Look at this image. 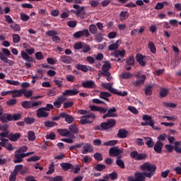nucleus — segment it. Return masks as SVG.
<instances>
[{"mask_svg":"<svg viewBox=\"0 0 181 181\" xmlns=\"http://www.w3.org/2000/svg\"><path fill=\"white\" fill-rule=\"evenodd\" d=\"M76 69H77V70H81V71H83V73H87V71H94V69L91 66L83 65L81 64H76Z\"/></svg>","mask_w":181,"mask_h":181,"instance_id":"f8f14e48","label":"nucleus"},{"mask_svg":"<svg viewBox=\"0 0 181 181\" xmlns=\"http://www.w3.org/2000/svg\"><path fill=\"white\" fill-rule=\"evenodd\" d=\"M59 62L64 63L65 64H70L73 62V59L71 57L66 55H62L59 57Z\"/></svg>","mask_w":181,"mask_h":181,"instance_id":"412c9836","label":"nucleus"},{"mask_svg":"<svg viewBox=\"0 0 181 181\" xmlns=\"http://www.w3.org/2000/svg\"><path fill=\"white\" fill-rule=\"evenodd\" d=\"M128 18H129V13L128 11H122L119 13V19L122 22L128 19Z\"/></svg>","mask_w":181,"mask_h":181,"instance_id":"473e14b6","label":"nucleus"},{"mask_svg":"<svg viewBox=\"0 0 181 181\" xmlns=\"http://www.w3.org/2000/svg\"><path fill=\"white\" fill-rule=\"evenodd\" d=\"M128 131L125 129H119L118 130V132L117 134V138H119L120 139H124V138H127L128 136Z\"/></svg>","mask_w":181,"mask_h":181,"instance_id":"6ab92c4d","label":"nucleus"},{"mask_svg":"<svg viewBox=\"0 0 181 181\" xmlns=\"http://www.w3.org/2000/svg\"><path fill=\"white\" fill-rule=\"evenodd\" d=\"M60 166L65 172H67L69 169H74V165L70 163H62Z\"/></svg>","mask_w":181,"mask_h":181,"instance_id":"a878e982","label":"nucleus"},{"mask_svg":"<svg viewBox=\"0 0 181 181\" xmlns=\"http://www.w3.org/2000/svg\"><path fill=\"white\" fill-rule=\"evenodd\" d=\"M23 91H24L23 89L11 90L13 98H18L19 97H22L24 93Z\"/></svg>","mask_w":181,"mask_h":181,"instance_id":"b1692460","label":"nucleus"},{"mask_svg":"<svg viewBox=\"0 0 181 181\" xmlns=\"http://www.w3.org/2000/svg\"><path fill=\"white\" fill-rule=\"evenodd\" d=\"M60 117H62V118H64L65 122H67L68 124H71V123L74 122V117L71 115H69V114H67L66 112H61Z\"/></svg>","mask_w":181,"mask_h":181,"instance_id":"2eb2a0df","label":"nucleus"},{"mask_svg":"<svg viewBox=\"0 0 181 181\" xmlns=\"http://www.w3.org/2000/svg\"><path fill=\"white\" fill-rule=\"evenodd\" d=\"M35 59L37 60H43V59H45V56L41 52H37L35 53Z\"/></svg>","mask_w":181,"mask_h":181,"instance_id":"69168bd1","label":"nucleus"},{"mask_svg":"<svg viewBox=\"0 0 181 181\" xmlns=\"http://www.w3.org/2000/svg\"><path fill=\"white\" fill-rule=\"evenodd\" d=\"M16 176H18V174L16 173H14V171L11 172L9 176V180L16 181Z\"/></svg>","mask_w":181,"mask_h":181,"instance_id":"0e129e2a","label":"nucleus"},{"mask_svg":"<svg viewBox=\"0 0 181 181\" xmlns=\"http://www.w3.org/2000/svg\"><path fill=\"white\" fill-rule=\"evenodd\" d=\"M137 79L135 82H133L134 87H139V86H143L145 84V80H146V76L145 75H136Z\"/></svg>","mask_w":181,"mask_h":181,"instance_id":"1a4fd4ad","label":"nucleus"},{"mask_svg":"<svg viewBox=\"0 0 181 181\" xmlns=\"http://www.w3.org/2000/svg\"><path fill=\"white\" fill-rule=\"evenodd\" d=\"M10 28L13 32H21V25L15 22L10 25Z\"/></svg>","mask_w":181,"mask_h":181,"instance_id":"e433bc0d","label":"nucleus"},{"mask_svg":"<svg viewBox=\"0 0 181 181\" xmlns=\"http://www.w3.org/2000/svg\"><path fill=\"white\" fill-rule=\"evenodd\" d=\"M13 43H19L21 42V36L18 34H13Z\"/></svg>","mask_w":181,"mask_h":181,"instance_id":"13d9d810","label":"nucleus"},{"mask_svg":"<svg viewBox=\"0 0 181 181\" xmlns=\"http://www.w3.org/2000/svg\"><path fill=\"white\" fill-rule=\"evenodd\" d=\"M110 69H111V64L106 62L102 66V72L100 73L101 76H111V72L110 71Z\"/></svg>","mask_w":181,"mask_h":181,"instance_id":"9d476101","label":"nucleus"},{"mask_svg":"<svg viewBox=\"0 0 181 181\" xmlns=\"http://www.w3.org/2000/svg\"><path fill=\"white\" fill-rule=\"evenodd\" d=\"M117 125L115 119H108L106 122H102L100 125H95L93 128L95 131H110Z\"/></svg>","mask_w":181,"mask_h":181,"instance_id":"7ed1b4c3","label":"nucleus"},{"mask_svg":"<svg viewBox=\"0 0 181 181\" xmlns=\"http://www.w3.org/2000/svg\"><path fill=\"white\" fill-rule=\"evenodd\" d=\"M144 94L146 95H152V86H146L144 88Z\"/></svg>","mask_w":181,"mask_h":181,"instance_id":"a18cd8bd","label":"nucleus"},{"mask_svg":"<svg viewBox=\"0 0 181 181\" xmlns=\"http://www.w3.org/2000/svg\"><path fill=\"white\" fill-rule=\"evenodd\" d=\"M54 172V163H51L49 167L48 171L46 173L47 175H52Z\"/></svg>","mask_w":181,"mask_h":181,"instance_id":"6e6d98bb","label":"nucleus"},{"mask_svg":"<svg viewBox=\"0 0 181 181\" xmlns=\"http://www.w3.org/2000/svg\"><path fill=\"white\" fill-rule=\"evenodd\" d=\"M69 132L72 134H78V128L74 124L69 125Z\"/></svg>","mask_w":181,"mask_h":181,"instance_id":"f704fd0d","label":"nucleus"},{"mask_svg":"<svg viewBox=\"0 0 181 181\" xmlns=\"http://www.w3.org/2000/svg\"><path fill=\"white\" fill-rule=\"evenodd\" d=\"M116 165L119 166V168H121V169H124L125 168V163L122 160H121L120 157H117V160H116Z\"/></svg>","mask_w":181,"mask_h":181,"instance_id":"58836bf2","label":"nucleus"},{"mask_svg":"<svg viewBox=\"0 0 181 181\" xmlns=\"http://www.w3.org/2000/svg\"><path fill=\"white\" fill-rule=\"evenodd\" d=\"M99 97H100V98H102L103 100H105V101L110 102V99H108V97H111V93H110L108 92L101 91Z\"/></svg>","mask_w":181,"mask_h":181,"instance_id":"7c9ffc66","label":"nucleus"},{"mask_svg":"<svg viewBox=\"0 0 181 181\" xmlns=\"http://www.w3.org/2000/svg\"><path fill=\"white\" fill-rule=\"evenodd\" d=\"M82 87H83V88H95L97 85H95L94 81H86L82 83Z\"/></svg>","mask_w":181,"mask_h":181,"instance_id":"a211bd4d","label":"nucleus"},{"mask_svg":"<svg viewBox=\"0 0 181 181\" xmlns=\"http://www.w3.org/2000/svg\"><path fill=\"white\" fill-rule=\"evenodd\" d=\"M49 181H63V177L60 175H57L54 177L50 178Z\"/></svg>","mask_w":181,"mask_h":181,"instance_id":"774afa93","label":"nucleus"},{"mask_svg":"<svg viewBox=\"0 0 181 181\" xmlns=\"http://www.w3.org/2000/svg\"><path fill=\"white\" fill-rule=\"evenodd\" d=\"M73 8L76 9V11H74V13H76V16H79L81 12L84 11V6H80L78 4H74Z\"/></svg>","mask_w":181,"mask_h":181,"instance_id":"c756f323","label":"nucleus"},{"mask_svg":"<svg viewBox=\"0 0 181 181\" xmlns=\"http://www.w3.org/2000/svg\"><path fill=\"white\" fill-rule=\"evenodd\" d=\"M21 138V133H10L8 139L12 142H16Z\"/></svg>","mask_w":181,"mask_h":181,"instance_id":"393cba45","label":"nucleus"},{"mask_svg":"<svg viewBox=\"0 0 181 181\" xmlns=\"http://www.w3.org/2000/svg\"><path fill=\"white\" fill-rule=\"evenodd\" d=\"M121 153H122V150L118 148L117 146H114L112 148H110L109 150V155L112 158L118 156V155H121Z\"/></svg>","mask_w":181,"mask_h":181,"instance_id":"9b49d317","label":"nucleus"},{"mask_svg":"<svg viewBox=\"0 0 181 181\" xmlns=\"http://www.w3.org/2000/svg\"><path fill=\"white\" fill-rule=\"evenodd\" d=\"M66 101V98L64 96L61 95L58 97V98L54 102V107L55 108H61L62 104Z\"/></svg>","mask_w":181,"mask_h":181,"instance_id":"dca6fc26","label":"nucleus"},{"mask_svg":"<svg viewBox=\"0 0 181 181\" xmlns=\"http://www.w3.org/2000/svg\"><path fill=\"white\" fill-rule=\"evenodd\" d=\"M28 141H31L32 142L36 139V136L35 135V132L29 131L28 132Z\"/></svg>","mask_w":181,"mask_h":181,"instance_id":"ea45409f","label":"nucleus"},{"mask_svg":"<svg viewBox=\"0 0 181 181\" xmlns=\"http://www.w3.org/2000/svg\"><path fill=\"white\" fill-rule=\"evenodd\" d=\"M148 49H150V51L153 53V54H155V53H156V47L155 46V44L153 43V42H148Z\"/></svg>","mask_w":181,"mask_h":181,"instance_id":"4c0bfd02","label":"nucleus"},{"mask_svg":"<svg viewBox=\"0 0 181 181\" xmlns=\"http://www.w3.org/2000/svg\"><path fill=\"white\" fill-rule=\"evenodd\" d=\"M143 121H146L145 122H141V127H151L153 129L158 130L159 129L158 127L155 126V122L152 119V117L148 115H144L142 117Z\"/></svg>","mask_w":181,"mask_h":181,"instance_id":"39448f33","label":"nucleus"},{"mask_svg":"<svg viewBox=\"0 0 181 181\" xmlns=\"http://www.w3.org/2000/svg\"><path fill=\"white\" fill-rule=\"evenodd\" d=\"M40 158L37 156H34L32 157H30L27 159V162H37V160H40Z\"/></svg>","mask_w":181,"mask_h":181,"instance_id":"680f3d73","label":"nucleus"},{"mask_svg":"<svg viewBox=\"0 0 181 181\" xmlns=\"http://www.w3.org/2000/svg\"><path fill=\"white\" fill-rule=\"evenodd\" d=\"M45 127H47V128H53L54 126H57V123L54 122H50V121H46L44 122Z\"/></svg>","mask_w":181,"mask_h":181,"instance_id":"c03bdc74","label":"nucleus"},{"mask_svg":"<svg viewBox=\"0 0 181 181\" xmlns=\"http://www.w3.org/2000/svg\"><path fill=\"white\" fill-rule=\"evenodd\" d=\"M163 105L166 107L167 108H175V107H177V105L173 103H163Z\"/></svg>","mask_w":181,"mask_h":181,"instance_id":"603ef678","label":"nucleus"},{"mask_svg":"<svg viewBox=\"0 0 181 181\" xmlns=\"http://www.w3.org/2000/svg\"><path fill=\"white\" fill-rule=\"evenodd\" d=\"M81 33H82V36H85L86 37H90L91 34H90V31L88 29H83L81 30Z\"/></svg>","mask_w":181,"mask_h":181,"instance_id":"e2e57ef3","label":"nucleus"},{"mask_svg":"<svg viewBox=\"0 0 181 181\" xmlns=\"http://www.w3.org/2000/svg\"><path fill=\"white\" fill-rule=\"evenodd\" d=\"M101 86L106 90H108L110 93H115V88H112V83H102Z\"/></svg>","mask_w":181,"mask_h":181,"instance_id":"cd10ccee","label":"nucleus"},{"mask_svg":"<svg viewBox=\"0 0 181 181\" xmlns=\"http://www.w3.org/2000/svg\"><path fill=\"white\" fill-rule=\"evenodd\" d=\"M169 94V90L166 88H162L160 91V95L161 98H165Z\"/></svg>","mask_w":181,"mask_h":181,"instance_id":"5fc2aeb1","label":"nucleus"},{"mask_svg":"<svg viewBox=\"0 0 181 181\" xmlns=\"http://www.w3.org/2000/svg\"><path fill=\"white\" fill-rule=\"evenodd\" d=\"M94 169L95 170H97L98 172H103V170H104V169H105V165H104L103 164H98L96 165V166L94 167Z\"/></svg>","mask_w":181,"mask_h":181,"instance_id":"8fccbe9b","label":"nucleus"},{"mask_svg":"<svg viewBox=\"0 0 181 181\" xmlns=\"http://www.w3.org/2000/svg\"><path fill=\"white\" fill-rule=\"evenodd\" d=\"M115 112H117V108L115 107L109 108V110H107V112L103 116V119H105L106 118H115L118 117V115Z\"/></svg>","mask_w":181,"mask_h":181,"instance_id":"6e6552de","label":"nucleus"},{"mask_svg":"<svg viewBox=\"0 0 181 181\" xmlns=\"http://www.w3.org/2000/svg\"><path fill=\"white\" fill-rule=\"evenodd\" d=\"M21 117H22V115L19 113L13 115L9 113L2 114V112H0V121L2 124H8V122H11V121H19ZM8 128H9V124H0V131L6 132Z\"/></svg>","mask_w":181,"mask_h":181,"instance_id":"f03ea898","label":"nucleus"},{"mask_svg":"<svg viewBox=\"0 0 181 181\" xmlns=\"http://www.w3.org/2000/svg\"><path fill=\"white\" fill-rule=\"evenodd\" d=\"M97 26L94 24H91L89 25V32L90 33H92V35H95L97 33Z\"/></svg>","mask_w":181,"mask_h":181,"instance_id":"de8ad7c7","label":"nucleus"},{"mask_svg":"<svg viewBox=\"0 0 181 181\" xmlns=\"http://www.w3.org/2000/svg\"><path fill=\"white\" fill-rule=\"evenodd\" d=\"M37 118H47V117H49V113L39 108L37 110Z\"/></svg>","mask_w":181,"mask_h":181,"instance_id":"bb28decb","label":"nucleus"},{"mask_svg":"<svg viewBox=\"0 0 181 181\" xmlns=\"http://www.w3.org/2000/svg\"><path fill=\"white\" fill-rule=\"evenodd\" d=\"M57 132L62 136H69V134H70V131H69L67 129H58Z\"/></svg>","mask_w":181,"mask_h":181,"instance_id":"72a5a7b5","label":"nucleus"},{"mask_svg":"<svg viewBox=\"0 0 181 181\" xmlns=\"http://www.w3.org/2000/svg\"><path fill=\"white\" fill-rule=\"evenodd\" d=\"M144 139L146 141V145L147 146L148 148H153L155 145V141H153V139L151 137H144Z\"/></svg>","mask_w":181,"mask_h":181,"instance_id":"c85d7f7f","label":"nucleus"},{"mask_svg":"<svg viewBox=\"0 0 181 181\" xmlns=\"http://www.w3.org/2000/svg\"><path fill=\"white\" fill-rule=\"evenodd\" d=\"M121 42L119 40H118L115 43L111 44L108 46V50L112 51L118 50V48L119 47V45H118Z\"/></svg>","mask_w":181,"mask_h":181,"instance_id":"2f4dec72","label":"nucleus"},{"mask_svg":"<svg viewBox=\"0 0 181 181\" xmlns=\"http://www.w3.org/2000/svg\"><path fill=\"white\" fill-rule=\"evenodd\" d=\"M111 54L116 58L121 57V59H124V57L125 56V49H122V51L119 49H117L115 51L114 53H112Z\"/></svg>","mask_w":181,"mask_h":181,"instance_id":"5701e85b","label":"nucleus"},{"mask_svg":"<svg viewBox=\"0 0 181 181\" xmlns=\"http://www.w3.org/2000/svg\"><path fill=\"white\" fill-rule=\"evenodd\" d=\"M118 144V141L117 140H110L103 144L104 146H114V145H117Z\"/></svg>","mask_w":181,"mask_h":181,"instance_id":"37998d69","label":"nucleus"},{"mask_svg":"<svg viewBox=\"0 0 181 181\" xmlns=\"http://www.w3.org/2000/svg\"><path fill=\"white\" fill-rule=\"evenodd\" d=\"M144 59H145V56L142 55V54L137 53L136 54V62H138L139 64H140V66H142V67H145L146 64V62L144 61Z\"/></svg>","mask_w":181,"mask_h":181,"instance_id":"f3484780","label":"nucleus"},{"mask_svg":"<svg viewBox=\"0 0 181 181\" xmlns=\"http://www.w3.org/2000/svg\"><path fill=\"white\" fill-rule=\"evenodd\" d=\"M16 99H10L6 102V105H8V107H12L13 105H16Z\"/></svg>","mask_w":181,"mask_h":181,"instance_id":"3c124183","label":"nucleus"},{"mask_svg":"<svg viewBox=\"0 0 181 181\" xmlns=\"http://www.w3.org/2000/svg\"><path fill=\"white\" fill-rule=\"evenodd\" d=\"M130 157L134 160H144L146 159V154L144 153H139L136 151H133L130 153Z\"/></svg>","mask_w":181,"mask_h":181,"instance_id":"0eeeda50","label":"nucleus"},{"mask_svg":"<svg viewBox=\"0 0 181 181\" xmlns=\"http://www.w3.org/2000/svg\"><path fill=\"white\" fill-rule=\"evenodd\" d=\"M168 138V135L166 134H160L157 137V142H164V141H166V139Z\"/></svg>","mask_w":181,"mask_h":181,"instance_id":"49530a36","label":"nucleus"},{"mask_svg":"<svg viewBox=\"0 0 181 181\" xmlns=\"http://www.w3.org/2000/svg\"><path fill=\"white\" fill-rule=\"evenodd\" d=\"M42 104V101H23L21 103V105L23 108H25V110H29L30 108H36V107H39Z\"/></svg>","mask_w":181,"mask_h":181,"instance_id":"423d86ee","label":"nucleus"},{"mask_svg":"<svg viewBox=\"0 0 181 181\" xmlns=\"http://www.w3.org/2000/svg\"><path fill=\"white\" fill-rule=\"evenodd\" d=\"M94 37L97 43H101V42L104 40V37H103V34L101 33L95 35Z\"/></svg>","mask_w":181,"mask_h":181,"instance_id":"79ce46f5","label":"nucleus"},{"mask_svg":"<svg viewBox=\"0 0 181 181\" xmlns=\"http://www.w3.org/2000/svg\"><path fill=\"white\" fill-rule=\"evenodd\" d=\"M93 156L95 160H98V162L103 160V154H101V153H95Z\"/></svg>","mask_w":181,"mask_h":181,"instance_id":"bf43d9fd","label":"nucleus"},{"mask_svg":"<svg viewBox=\"0 0 181 181\" xmlns=\"http://www.w3.org/2000/svg\"><path fill=\"white\" fill-rule=\"evenodd\" d=\"M93 151H94V148H93V146H91V144L88 143L83 144L82 150V153L83 155H87V153L93 152Z\"/></svg>","mask_w":181,"mask_h":181,"instance_id":"4468645a","label":"nucleus"},{"mask_svg":"<svg viewBox=\"0 0 181 181\" xmlns=\"http://www.w3.org/2000/svg\"><path fill=\"white\" fill-rule=\"evenodd\" d=\"M54 83L59 88L63 87V79L62 78H55L54 79Z\"/></svg>","mask_w":181,"mask_h":181,"instance_id":"a19ab883","label":"nucleus"},{"mask_svg":"<svg viewBox=\"0 0 181 181\" xmlns=\"http://www.w3.org/2000/svg\"><path fill=\"white\" fill-rule=\"evenodd\" d=\"M140 168L141 170H146L147 172L136 173L134 174L135 179L132 181H146L145 177L151 179L156 172V165L155 164L144 163Z\"/></svg>","mask_w":181,"mask_h":181,"instance_id":"f257e3e1","label":"nucleus"},{"mask_svg":"<svg viewBox=\"0 0 181 181\" xmlns=\"http://www.w3.org/2000/svg\"><path fill=\"white\" fill-rule=\"evenodd\" d=\"M73 105H74V102L68 101V102H65L64 103L63 107L65 109L70 108V107H73Z\"/></svg>","mask_w":181,"mask_h":181,"instance_id":"052dcab7","label":"nucleus"},{"mask_svg":"<svg viewBox=\"0 0 181 181\" xmlns=\"http://www.w3.org/2000/svg\"><path fill=\"white\" fill-rule=\"evenodd\" d=\"M162 148H163V144L160 141H156L153 146V149L156 153H162Z\"/></svg>","mask_w":181,"mask_h":181,"instance_id":"4be33fe9","label":"nucleus"},{"mask_svg":"<svg viewBox=\"0 0 181 181\" xmlns=\"http://www.w3.org/2000/svg\"><path fill=\"white\" fill-rule=\"evenodd\" d=\"M14 156L16 158V160H13L14 163H22L23 162V153H21V151L16 150Z\"/></svg>","mask_w":181,"mask_h":181,"instance_id":"ddd939ff","label":"nucleus"},{"mask_svg":"<svg viewBox=\"0 0 181 181\" xmlns=\"http://www.w3.org/2000/svg\"><path fill=\"white\" fill-rule=\"evenodd\" d=\"M175 146L174 149H175V152H177V153H181V148L177 146L178 145H180V143L179 141H176L175 143Z\"/></svg>","mask_w":181,"mask_h":181,"instance_id":"338daca9","label":"nucleus"},{"mask_svg":"<svg viewBox=\"0 0 181 181\" xmlns=\"http://www.w3.org/2000/svg\"><path fill=\"white\" fill-rule=\"evenodd\" d=\"M127 66H134L135 64V58H134V55H131L126 60Z\"/></svg>","mask_w":181,"mask_h":181,"instance_id":"c9c22d12","label":"nucleus"},{"mask_svg":"<svg viewBox=\"0 0 181 181\" xmlns=\"http://www.w3.org/2000/svg\"><path fill=\"white\" fill-rule=\"evenodd\" d=\"M24 122L27 124L28 125H30L31 124H33L35 122V118L33 117H25L24 119Z\"/></svg>","mask_w":181,"mask_h":181,"instance_id":"864d4df0","label":"nucleus"},{"mask_svg":"<svg viewBox=\"0 0 181 181\" xmlns=\"http://www.w3.org/2000/svg\"><path fill=\"white\" fill-rule=\"evenodd\" d=\"M78 114H81V115H83L81 117L80 124L82 125H86L87 124H93V121L88 120L90 118L92 119H95V114L94 113H89L86 110H79L78 111ZM88 114V115H87Z\"/></svg>","mask_w":181,"mask_h":181,"instance_id":"20e7f679","label":"nucleus"},{"mask_svg":"<svg viewBox=\"0 0 181 181\" xmlns=\"http://www.w3.org/2000/svg\"><path fill=\"white\" fill-rule=\"evenodd\" d=\"M77 94H78V90L77 89L65 90V91L62 93V96L63 97H66V95L73 96V95H77Z\"/></svg>","mask_w":181,"mask_h":181,"instance_id":"aec40b11","label":"nucleus"},{"mask_svg":"<svg viewBox=\"0 0 181 181\" xmlns=\"http://www.w3.org/2000/svg\"><path fill=\"white\" fill-rule=\"evenodd\" d=\"M120 77L123 79L131 78L132 77V75L131 73L124 72L120 75Z\"/></svg>","mask_w":181,"mask_h":181,"instance_id":"4d7b16f0","label":"nucleus"},{"mask_svg":"<svg viewBox=\"0 0 181 181\" xmlns=\"http://www.w3.org/2000/svg\"><path fill=\"white\" fill-rule=\"evenodd\" d=\"M23 94L25 97H26L27 98H29L30 97H32V95H33V92L32 90H26V89H23Z\"/></svg>","mask_w":181,"mask_h":181,"instance_id":"09e8293b","label":"nucleus"}]
</instances>
